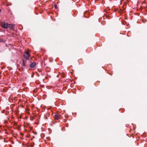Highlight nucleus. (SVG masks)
Instances as JSON below:
<instances>
[{"instance_id": "1", "label": "nucleus", "mask_w": 147, "mask_h": 147, "mask_svg": "<svg viewBox=\"0 0 147 147\" xmlns=\"http://www.w3.org/2000/svg\"><path fill=\"white\" fill-rule=\"evenodd\" d=\"M8 24L5 22H2L1 24V26L2 28L4 29H7L8 28Z\"/></svg>"}, {"instance_id": "2", "label": "nucleus", "mask_w": 147, "mask_h": 147, "mask_svg": "<svg viewBox=\"0 0 147 147\" xmlns=\"http://www.w3.org/2000/svg\"><path fill=\"white\" fill-rule=\"evenodd\" d=\"M24 55V57L27 59H28L30 56V54L28 52H25Z\"/></svg>"}, {"instance_id": "3", "label": "nucleus", "mask_w": 147, "mask_h": 147, "mask_svg": "<svg viewBox=\"0 0 147 147\" xmlns=\"http://www.w3.org/2000/svg\"><path fill=\"white\" fill-rule=\"evenodd\" d=\"M15 27V25L13 24H8V28L10 29L13 30Z\"/></svg>"}, {"instance_id": "4", "label": "nucleus", "mask_w": 147, "mask_h": 147, "mask_svg": "<svg viewBox=\"0 0 147 147\" xmlns=\"http://www.w3.org/2000/svg\"><path fill=\"white\" fill-rule=\"evenodd\" d=\"M60 117L61 115H60L56 114L55 115V119L58 120L60 118Z\"/></svg>"}, {"instance_id": "5", "label": "nucleus", "mask_w": 147, "mask_h": 147, "mask_svg": "<svg viewBox=\"0 0 147 147\" xmlns=\"http://www.w3.org/2000/svg\"><path fill=\"white\" fill-rule=\"evenodd\" d=\"M36 65V63L34 62H33L30 64V66L31 67H34Z\"/></svg>"}, {"instance_id": "6", "label": "nucleus", "mask_w": 147, "mask_h": 147, "mask_svg": "<svg viewBox=\"0 0 147 147\" xmlns=\"http://www.w3.org/2000/svg\"><path fill=\"white\" fill-rule=\"evenodd\" d=\"M5 42V40L3 39L0 38V42Z\"/></svg>"}, {"instance_id": "7", "label": "nucleus", "mask_w": 147, "mask_h": 147, "mask_svg": "<svg viewBox=\"0 0 147 147\" xmlns=\"http://www.w3.org/2000/svg\"><path fill=\"white\" fill-rule=\"evenodd\" d=\"M54 6H55V8L56 9H57V5H56V4H55V5Z\"/></svg>"}, {"instance_id": "8", "label": "nucleus", "mask_w": 147, "mask_h": 147, "mask_svg": "<svg viewBox=\"0 0 147 147\" xmlns=\"http://www.w3.org/2000/svg\"><path fill=\"white\" fill-rule=\"evenodd\" d=\"M23 65L24 66L25 65V64H24V61L23 62Z\"/></svg>"}]
</instances>
